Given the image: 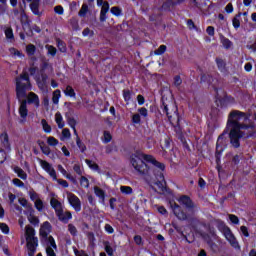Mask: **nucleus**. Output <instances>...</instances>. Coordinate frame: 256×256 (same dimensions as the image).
Listing matches in <instances>:
<instances>
[{
    "instance_id": "8",
    "label": "nucleus",
    "mask_w": 256,
    "mask_h": 256,
    "mask_svg": "<svg viewBox=\"0 0 256 256\" xmlns=\"http://www.w3.org/2000/svg\"><path fill=\"white\" fill-rule=\"evenodd\" d=\"M20 22L22 25V29L27 37H33V31L35 33H41V27L36 24L31 26V19H29V16H27L25 11H22L20 14Z\"/></svg>"
},
{
    "instance_id": "4",
    "label": "nucleus",
    "mask_w": 256,
    "mask_h": 256,
    "mask_svg": "<svg viewBox=\"0 0 256 256\" xmlns=\"http://www.w3.org/2000/svg\"><path fill=\"white\" fill-rule=\"evenodd\" d=\"M172 213L179 219V221H188L193 229H197L201 225V221L197 217H193L184 212L183 208L176 202L170 203Z\"/></svg>"
},
{
    "instance_id": "16",
    "label": "nucleus",
    "mask_w": 256,
    "mask_h": 256,
    "mask_svg": "<svg viewBox=\"0 0 256 256\" xmlns=\"http://www.w3.org/2000/svg\"><path fill=\"white\" fill-rule=\"evenodd\" d=\"M178 201H179V203L184 205L186 207V209H195V203L193 202L191 197H189L188 195L180 196Z\"/></svg>"
},
{
    "instance_id": "30",
    "label": "nucleus",
    "mask_w": 256,
    "mask_h": 256,
    "mask_svg": "<svg viewBox=\"0 0 256 256\" xmlns=\"http://www.w3.org/2000/svg\"><path fill=\"white\" fill-rule=\"evenodd\" d=\"M26 53L28 57H33V55L37 53V46H35L34 44H28L26 46Z\"/></svg>"
},
{
    "instance_id": "45",
    "label": "nucleus",
    "mask_w": 256,
    "mask_h": 256,
    "mask_svg": "<svg viewBox=\"0 0 256 256\" xmlns=\"http://www.w3.org/2000/svg\"><path fill=\"white\" fill-rule=\"evenodd\" d=\"M40 165H41L42 169H44V171H46V173H48V171L53 169L51 164L45 160H40Z\"/></svg>"
},
{
    "instance_id": "37",
    "label": "nucleus",
    "mask_w": 256,
    "mask_h": 256,
    "mask_svg": "<svg viewBox=\"0 0 256 256\" xmlns=\"http://www.w3.org/2000/svg\"><path fill=\"white\" fill-rule=\"evenodd\" d=\"M94 193H95L96 197H99V199H102V201L105 200V190L96 186V187H94Z\"/></svg>"
},
{
    "instance_id": "43",
    "label": "nucleus",
    "mask_w": 256,
    "mask_h": 256,
    "mask_svg": "<svg viewBox=\"0 0 256 256\" xmlns=\"http://www.w3.org/2000/svg\"><path fill=\"white\" fill-rule=\"evenodd\" d=\"M183 84V79H181L180 75H176L173 78V85L176 87V89H179L181 85Z\"/></svg>"
},
{
    "instance_id": "32",
    "label": "nucleus",
    "mask_w": 256,
    "mask_h": 256,
    "mask_svg": "<svg viewBox=\"0 0 256 256\" xmlns=\"http://www.w3.org/2000/svg\"><path fill=\"white\" fill-rule=\"evenodd\" d=\"M132 97H133V92H131V90H129V89L123 90V99H124L125 103L129 104Z\"/></svg>"
},
{
    "instance_id": "5",
    "label": "nucleus",
    "mask_w": 256,
    "mask_h": 256,
    "mask_svg": "<svg viewBox=\"0 0 256 256\" xmlns=\"http://www.w3.org/2000/svg\"><path fill=\"white\" fill-rule=\"evenodd\" d=\"M53 231V226L49 221L43 222L40 226L39 235L40 241L42 244L49 245L52 249H57V243L55 242V238L52 235H49Z\"/></svg>"
},
{
    "instance_id": "44",
    "label": "nucleus",
    "mask_w": 256,
    "mask_h": 256,
    "mask_svg": "<svg viewBox=\"0 0 256 256\" xmlns=\"http://www.w3.org/2000/svg\"><path fill=\"white\" fill-rule=\"evenodd\" d=\"M46 49H47V55H50L51 57H55V55H57V48H55V46L53 45H46Z\"/></svg>"
},
{
    "instance_id": "35",
    "label": "nucleus",
    "mask_w": 256,
    "mask_h": 256,
    "mask_svg": "<svg viewBox=\"0 0 256 256\" xmlns=\"http://www.w3.org/2000/svg\"><path fill=\"white\" fill-rule=\"evenodd\" d=\"M97 5L98 6L102 5L100 13H109V2H107V1H97Z\"/></svg>"
},
{
    "instance_id": "31",
    "label": "nucleus",
    "mask_w": 256,
    "mask_h": 256,
    "mask_svg": "<svg viewBox=\"0 0 256 256\" xmlns=\"http://www.w3.org/2000/svg\"><path fill=\"white\" fill-rule=\"evenodd\" d=\"M55 121L58 125V129H63V127H65V122H63V116L59 112L55 114Z\"/></svg>"
},
{
    "instance_id": "26",
    "label": "nucleus",
    "mask_w": 256,
    "mask_h": 256,
    "mask_svg": "<svg viewBox=\"0 0 256 256\" xmlns=\"http://www.w3.org/2000/svg\"><path fill=\"white\" fill-rule=\"evenodd\" d=\"M103 245H104V250L108 256L115 255V248H113V246H111V242L104 241Z\"/></svg>"
},
{
    "instance_id": "47",
    "label": "nucleus",
    "mask_w": 256,
    "mask_h": 256,
    "mask_svg": "<svg viewBox=\"0 0 256 256\" xmlns=\"http://www.w3.org/2000/svg\"><path fill=\"white\" fill-rule=\"evenodd\" d=\"M68 231L72 237H77L79 231H77V227L73 224H68Z\"/></svg>"
},
{
    "instance_id": "14",
    "label": "nucleus",
    "mask_w": 256,
    "mask_h": 256,
    "mask_svg": "<svg viewBox=\"0 0 256 256\" xmlns=\"http://www.w3.org/2000/svg\"><path fill=\"white\" fill-rule=\"evenodd\" d=\"M68 203L71 205V207L74 208V211H76V213H79V211H81V200L79 199V197H77V195L70 193L68 195Z\"/></svg>"
},
{
    "instance_id": "3",
    "label": "nucleus",
    "mask_w": 256,
    "mask_h": 256,
    "mask_svg": "<svg viewBox=\"0 0 256 256\" xmlns=\"http://www.w3.org/2000/svg\"><path fill=\"white\" fill-rule=\"evenodd\" d=\"M16 85V98L18 100L25 99L27 97V91L33 89V84H31V78L29 73L22 72L19 76L15 78Z\"/></svg>"
},
{
    "instance_id": "10",
    "label": "nucleus",
    "mask_w": 256,
    "mask_h": 256,
    "mask_svg": "<svg viewBox=\"0 0 256 256\" xmlns=\"http://www.w3.org/2000/svg\"><path fill=\"white\" fill-rule=\"evenodd\" d=\"M148 185H156L160 191H165V175L160 174L157 176H144Z\"/></svg>"
},
{
    "instance_id": "9",
    "label": "nucleus",
    "mask_w": 256,
    "mask_h": 256,
    "mask_svg": "<svg viewBox=\"0 0 256 256\" xmlns=\"http://www.w3.org/2000/svg\"><path fill=\"white\" fill-rule=\"evenodd\" d=\"M176 5H181V1H165L160 8H152V11H158V13L150 14L149 21H157V19H159L161 16V11H173V7H176Z\"/></svg>"
},
{
    "instance_id": "63",
    "label": "nucleus",
    "mask_w": 256,
    "mask_h": 256,
    "mask_svg": "<svg viewBox=\"0 0 256 256\" xmlns=\"http://www.w3.org/2000/svg\"><path fill=\"white\" fill-rule=\"evenodd\" d=\"M64 9H63V6L61 5H58L54 8V12L57 14V15H63L64 13Z\"/></svg>"
},
{
    "instance_id": "51",
    "label": "nucleus",
    "mask_w": 256,
    "mask_h": 256,
    "mask_svg": "<svg viewBox=\"0 0 256 256\" xmlns=\"http://www.w3.org/2000/svg\"><path fill=\"white\" fill-rule=\"evenodd\" d=\"M167 51V46H165V45H160L159 47H158V49H156L155 51H154V55H164V53Z\"/></svg>"
},
{
    "instance_id": "7",
    "label": "nucleus",
    "mask_w": 256,
    "mask_h": 256,
    "mask_svg": "<svg viewBox=\"0 0 256 256\" xmlns=\"http://www.w3.org/2000/svg\"><path fill=\"white\" fill-rule=\"evenodd\" d=\"M162 111L168 118L169 123L172 127H181V116L179 115V108L177 106L171 104L172 111H169V105L165 102H162Z\"/></svg>"
},
{
    "instance_id": "19",
    "label": "nucleus",
    "mask_w": 256,
    "mask_h": 256,
    "mask_svg": "<svg viewBox=\"0 0 256 256\" xmlns=\"http://www.w3.org/2000/svg\"><path fill=\"white\" fill-rule=\"evenodd\" d=\"M216 227H217L218 231H220V233H222L223 235H225L226 233H228L231 230V228H229V226L225 225V222L221 219L216 220Z\"/></svg>"
},
{
    "instance_id": "21",
    "label": "nucleus",
    "mask_w": 256,
    "mask_h": 256,
    "mask_svg": "<svg viewBox=\"0 0 256 256\" xmlns=\"http://www.w3.org/2000/svg\"><path fill=\"white\" fill-rule=\"evenodd\" d=\"M0 141L8 151H11V142H9V134L7 132H3L0 134Z\"/></svg>"
},
{
    "instance_id": "61",
    "label": "nucleus",
    "mask_w": 256,
    "mask_h": 256,
    "mask_svg": "<svg viewBox=\"0 0 256 256\" xmlns=\"http://www.w3.org/2000/svg\"><path fill=\"white\" fill-rule=\"evenodd\" d=\"M229 220L231 221V223H233V225H239V217H237V215L230 214Z\"/></svg>"
},
{
    "instance_id": "41",
    "label": "nucleus",
    "mask_w": 256,
    "mask_h": 256,
    "mask_svg": "<svg viewBox=\"0 0 256 256\" xmlns=\"http://www.w3.org/2000/svg\"><path fill=\"white\" fill-rule=\"evenodd\" d=\"M41 125H42L44 133H51L52 128H51V125H49V123L47 122V120L42 119Z\"/></svg>"
},
{
    "instance_id": "6",
    "label": "nucleus",
    "mask_w": 256,
    "mask_h": 256,
    "mask_svg": "<svg viewBox=\"0 0 256 256\" xmlns=\"http://www.w3.org/2000/svg\"><path fill=\"white\" fill-rule=\"evenodd\" d=\"M25 239L28 256H35V253H37V248L39 247V238L35 236V228L26 226Z\"/></svg>"
},
{
    "instance_id": "11",
    "label": "nucleus",
    "mask_w": 256,
    "mask_h": 256,
    "mask_svg": "<svg viewBox=\"0 0 256 256\" xmlns=\"http://www.w3.org/2000/svg\"><path fill=\"white\" fill-rule=\"evenodd\" d=\"M216 102L219 103L218 107L220 109H227V107H231L232 105L237 104V100H235V97L227 94V92L224 93L223 97L216 96Z\"/></svg>"
},
{
    "instance_id": "25",
    "label": "nucleus",
    "mask_w": 256,
    "mask_h": 256,
    "mask_svg": "<svg viewBox=\"0 0 256 256\" xmlns=\"http://www.w3.org/2000/svg\"><path fill=\"white\" fill-rule=\"evenodd\" d=\"M37 144L39 145L44 155H47V156L51 155V148H49V146H47L44 141L38 140Z\"/></svg>"
},
{
    "instance_id": "60",
    "label": "nucleus",
    "mask_w": 256,
    "mask_h": 256,
    "mask_svg": "<svg viewBox=\"0 0 256 256\" xmlns=\"http://www.w3.org/2000/svg\"><path fill=\"white\" fill-rule=\"evenodd\" d=\"M132 123H134V125H139L141 123V115L140 114H134L132 116Z\"/></svg>"
},
{
    "instance_id": "59",
    "label": "nucleus",
    "mask_w": 256,
    "mask_h": 256,
    "mask_svg": "<svg viewBox=\"0 0 256 256\" xmlns=\"http://www.w3.org/2000/svg\"><path fill=\"white\" fill-rule=\"evenodd\" d=\"M13 185H15V187H25V183L23 181H21L19 178H14L12 180Z\"/></svg>"
},
{
    "instance_id": "27",
    "label": "nucleus",
    "mask_w": 256,
    "mask_h": 256,
    "mask_svg": "<svg viewBox=\"0 0 256 256\" xmlns=\"http://www.w3.org/2000/svg\"><path fill=\"white\" fill-rule=\"evenodd\" d=\"M14 173H16L20 179H22L23 181H26L27 173L24 170H22L21 167L19 166L14 167Z\"/></svg>"
},
{
    "instance_id": "38",
    "label": "nucleus",
    "mask_w": 256,
    "mask_h": 256,
    "mask_svg": "<svg viewBox=\"0 0 256 256\" xmlns=\"http://www.w3.org/2000/svg\"><path fill=\"white\" fill-rule=\"evenodd\" d=\"M76 145L82 153L87 151V146L85 145V143H83V141H81V138L79 136L76 137Z\"/></svg>"
},
{
    "instance_id": "42",
    "label": "nucleus",
    "mask_w": 256,
    "mask_h": 256,
    "mask_svg": "<svg viewBox=\"0 0 256 256\" xmlns=\"http://www.w3.org/2000/svg\"><path fill=\"white\" fill-rule=\"evenodd\" d=\"M239 17H241V13H238L233 19H232V25L234 29H239L241 27V21L239 20Z\"/></svg>"
},
{
    "instance_id": "52",
    "label": "nucleus",
    "mask_w": 256,
    "mask_h": 256,
    "mask_svg": "<svg viewBox=\"0 0 256 256\" xmlns=\"http://www.w3.org/2000/svg\"><path fill=\"white\" fill-rule=\"evenodd\" d=\"M87 11H89V6H87V4H83L78 13L79 17H85V15H87Z\"/></svg>"
},
{
    "instance_id": "49",
    "label": "nucleus",
    "mask_w": 256,
    "mask_h": 256,
    "mask_svg": "<svg viewBox=\"0 0 256 256\" xmlns=\"http://www.w3.org/2000/svg\"><path fill=\"white\" fill-rule=\"evenodd\" d=\"M120 191L124 195H131V193H133V188H131V186H121Z\"/></svg>"
},
{
    "instance_id": "20",
    "label": "nucleus",
    "mask_w": 256,
    "mask_h": 256,
    "mask_svg": "<svg viewBox=\"0 0 256 256\" xmlns=\"http://www.w3.org/2000/svg\"><path fill=\"white\" fill-rule=\"evenodd\" d=\"M215 63L220 73H227V62L223 58H216Z\"/></svg>"
},
{
    "instance_id": "13",
    "label": "nucleus",
    "mask_w": 256,
    "mask_h": 256,
    "mask_svg": "<svg viewBox=\"0 0 256 256\" xmlns=\"http://www.w3.org/2000/svg\"><path fill=\"white\" fill-rule=\"evenodd\" d=\"M224 237L226 241L233 247V249H236V251H241V245H239V241H237V238L235 237V234L230 230L224 234Z\"/></svg>"
},
{
    "instance_id": "1",
    "label": "nucleus",
    "mask_w": 256,
    "mask_h": 256,
    "mask_svg": "<svg viewBox=\"0 0 256 256\" xmlns=\"http://www.w3.org/2000/svg\"><path fill=\"white\" fill-rule=\"evenodd\" d=\"M251 115L241 110H231L227 117L226 127L216 142L215 159L219 171L221 165V156L225 151V136L228 135L230 145L233 149L241 147V139H256L255 122L250 120Z\"/></svg>"
},
{
    "instance_id": "17",
    "label": "nucleus",
    "mask_w": 256,
    "mask_h": 256,
    "mask_svg": "<svg viewBox=\"0 0 256 256\" xmlns=\"http://www.w3.org/2000/svg\"><path fill=\"white\" fill-rule=\"evenodd\" d=\"M20 103L18 113L21 119H27V115H29V109H27V100H18Z\"/></svg>"
},
{
    "instance_id": "33",
    "label": "nucleus",
    "mask_w": 256,
    "mask_h": 256,
    "mask_svg": "<svg viewBox=\"0 0 256 256\" xmlns=\"http://www.w3.org/2000/svg\"><path fill=\"white\" fill-rule=\"evenodd\" d=\"M112 140H113V135H111V132L105 130L103 132L102 143L104 144L111 143Z\"/></svg>"
},
{
    "instance_id": "50",
    "label": "nucleus",
    "mask_w": 256,
    "mask_h": 256,
    "mask_svg": "<svg viewBox=\"0 0 256 256\" xmlns=\"http://www.w3.org/2000/svg\"><path fill=\"white\" fill-rule=\"evenodd\" d=\"M111 13L112 15H115V17H121L123 10H121V8L114 6L111 8Z\"/></svg>"
},
{
    "instance_id": "36",
    "label": "nucleus",
    "mask_w": 256,
    "mask_h": 256,
    "mask_svg": "<svg viewBox=\"0 0 256 256\" xmlns=\"http://www.w3.org/2000/svg\"><path fill=\"white\" fill-rule=\"evenodd\" d=\"M86 165L93 171H101V168H99V164L93 162L92 160L86 159L85 160Z\"/></svg>"
},
{
    "instance_id": "28",
    "label": "nucleus",
    "mask_w": 256,
    "mask_h": 256,
    "mask_svg": "<svg viewBox=\"0 0 256 256\" xmlns=\"http://www.w3.org/2000/svg\"><path fill=\"white\" fill-rule=\"evenodd\" d=\"M220 39L224 49H231L233 47V42L229 38L222 35Z\"/></svg>"
},
{
    "instance_id": "55",
    "label": "nucleus",
    "mask_w": 256,
    "mask_h": 256,
    "mask_svg": "<svg viewBox=\"0 0 256 256\" xmlns=\"http://www.w3.org/2000/svg\"><path fill=\"white\" fill-rule=\"evenodd\" d=\"M67 121H68L69 127H71V129L75 130V128L77 127V120H75V118H73V117H69L67 119Z\"/></svg>"
},
{
    "instance_id": "58",
    "label": "nucleus",
    "mask_w": 256,
    "mask_h": 256,
    "mask_svg": "<svg viewBox=\"0 0 256 256\" xmlns=\"http://www.w3.org/2000/svg\"><path fill=\"white\" fill-rule=\"evenodd\" d=\"M104 230L106 231V233H108V235H113L115 233V229L113 228V226H111V224H105Z\"/></svg>"
},
{
    "instance_id": "29",
    "label": "nucleus",
    "mask_w": 256,
    "mask_h": 256,
    "mask_svg": "<svg viewBox=\"0 0 256 256\" xmlns=\"http://www.w3.org/2000/svg\"><path fill=\"white\" fill-rule=\"evenodd\" d=\"M56 43H57L58 51H60V53H67V44L65 43V41L61 39H57Z\"/></svg>"
},
{
    "instance_id": "18",
    "label": "nucleus",
    "mask_w": 256,
    "mask_h": 256,
    "mask_svg": "<svg viewBox=\"0 0 256 256\" xmlns=\"http://www.w3.org/2000/svg\"><path fill=\"white\" fill-rule=\"evenodd\" d=\"M28 105H35V107H39L40 101H39V95H37L35 92H30L28 94V99L26 100V104Z\"/></svg>"
},
{
    "instance_id": "57",
    "label": "nucleus",
    "mask_w": 256,
    "mask_h": 256,
    "mask_svg": "<svg viewBox=\"0 0 256 256\" xmlns=\"http://www.w3.org/2000/svg\"><path fill=\"white\" fill-rule=\"evenodd\" d=\"M80 185L87 189L89 187V179H87V177H85V176H81Z\"/></svg>"
},
{
    "instance_id": "46",
    "label": "nucleus",
    "mask_w": 256,
    "mask_h": 256,
    "mask_svg": "<svg viewBox=\"0 0 256 256\" xmlns=\"http://www.w3.org/2000/svg\"><path fill=\"white\" fill-rule=\"evenodd\" d=\"M201 237L207 245L213 244V239L211 238V235H209L207 232L201 233Z\"/></svg>"
},
{
    "instance_id": "15",
    "label": "nucleus",
    "mask_w": 256,
    "mask_h": 256,
    "mask_svg": "<svg viewBox=\"0 0 256 256\" xmlns=\"http://www.w3.org/2000/svg\"><path fill=\"white\" fill-rule=\"evenodd\" d=\"M56 217L61 221V223L67 225V223H69V221L73 219V214L71 213V211L65 212L63 210H60L58 211V215H56Z\"/></svg>"
},
{
    "instance_id": "12",
    "label": "nucleus",
    "mask_w": 256,
    "mask_h": 256,
    "mask_svg": "<svg viewBox=\"0 0 256 256\" xmlns=\"http://www.w3.org/2000/svg\"><path fill=\"white\" fill-rule=\"evenodd\" d=\"M195 7H198V9H201L206 15H211L212 13H215V8L217 7V4L213 3V1L203 2L201 5L199 1H193L192 2Z\"/></svg>"
},
{
    "instance_id": "24",
    "label": "nucleus",
    "mask_w": 256,
    "mask_h": 256,
    "mask_svg": "<svg viewBox=\"0 0 256 256\" xmlns=\"http://www.w3.org/2000/svg\"><path fill=\"white\" fill-rule=\"evenodd\" d=\"M30 9L33 15H37L38 17H41V15H43V12L39 11V1H33L32 3H30Z\"/></svg>"
},
{
    "instance_id": "2",
    "label": "nucleus",
    "mask_w": 256,
    "mask_h": 256,
    "mask_svg": "<svg viewBox=\"0 0 256 256\" xmlns=\"http://www.w3.org/2000/svg\"><path fill=\"white\" fill-rule=\"evenodd\" d=\"M130 163L135 171L143 177H156L165 173V163L159 162L153 155L143 154L139 150L130 155Z\"/></svg>"
},
{
    "instance_id": "48",
    "label": "nucleus",
    "mask_w": 256,
    "mask_h": 256,
    "mask_svg": "<svg viewBox=\"0 0 256 256\" xmlns=\"http://www.w3.org/2000/svg\"><path fill=\"white\" fill-rule=\"evenodd\" d=\"M47 143H48V145H50V147H57V145H59V140H57L53 136H50L47 139Z\"/></svg>"
},
{
    "instance_id": "53",
    "label": "nucleus",
    "mask_w": 256,
    "mask_h": 256,
    "mask_svg": "<svg viewBox=\"0 0 256 256\" xmlns=\"http://www.w3.org/2000/svg\"><path fill=\"white\" fill-rule=\"evenodd\" d=\"M0 230L4 235H9V225L5 224V223H0Z\"/></svg>"
},
{
    "instance_id": "56",
    "label": "nucleus",
    "mask_w": 256,
    "mask_h": 256,
    "mask_svg": "<svg viewBox=\"0 0 256 256\" xmlns=\"http://www.w3.org/2000/svg\"><path fill=\"white\" fill-rule=\"evenodd\" d=\"M44 207L45 206L43 205V200L37 199L35 201V208L37 209V211H43Z\"/></svg>"
},
{
    "instance_id": "62",
    "label": "nucleus",
    "mask_w": 256,
    "mask_h": 256,
    "mask_svg": "<svg viewBox=\"0 0 256 256\" xmlns=\"http://www.w3.org/2000/svg\"><path fill=\"white\" fill-rule=\"evenodd\" d=\"M138 113L139 115H141L142 117H148L149 115V111L147 110V108L145 107H141L138 109Z\"/></svg>"
},
{
    "instance_id": "39",
    "label": "nucleus",
    "mask_w": 256,
    "mask_h": 256,
    "mask_svg": "<svg viewBox=\"0 0 256 256\" xmlns=\"http://www.w3.org/2000/svg\"><path fill=\"white\" fill-rule=\"evenodd\" d=\"M5 37L8 41H15V35L13 34V28H7L5 31Z\"/></svg>"
},
{
    "instance_id": "64",
    "label": "nucleus",
    "mask_w": 256,
    "mask_h": 256,
    "mask_svg": "<svg viewBox=\"0 0 256 256\" xmlns=\"http://www.w3.org/2000/svg\"><path fill=\"white\" fill-rule=\"evenodd\" d=\"M74 255H76V256H89V254H87L86 252H85V250H77V249H74Z\"/></svg>"
},
{
    "instance_id": "23",
    "label": "nucleus",
    "mask_w": 256,
    "mask_h": 256,
    "mask_svg": "<svg viewBox=\"0 0 256 256\" xmlns=\"http://www.w3.org/2000/svg\"><path fill=\"white\" fill-rule=\"evenodd\" d=\"M65 97H70L71 99H77V93H75V89L71 85H67L63 90Z\"/></svg>"
},
{
    "instance_id": "22",
    "label": "nucleus",
    "mask_w": 256,
    "mask_h": 256,
    "mask_svg": "<svg viewBox=\"0 0 256 256\" xmlns=\"http://www.w3.org/2000/svg\"><path fill=\"white\" fill-rule=\"evenodd\" d=\"M50 205L52 209H54L56 215H58V211H63V204L56 198H51Z\"/></svg>"
},
{
    "instance_id": "40",
    "label": "nucleus",
    "mask_w": 256,
    "mask_h": 256,
    "mask_svg": "<svg viewBox=\"0 0 256 256\" xmlns=\"http://www.w3.org/2000/svg\"><path fill=\"white\" fill-rule=\"evenodd\" d=\"M9 53H11V55H14L16 57H19L20 59H23V57H25V54H23L21 51L17 50V48H15V47L9 48Z\"/></svg>"
},
{
    "instance_id": "54",
    "label": "nucleus",
    "mask_w": 256,
    "mask_h": 256,
    "mask_svg": "<svg viewBox=\"0 0 256 256\" xmlns=\"http://www.w3.org/2000/svg\"><path fill=\"white\" fill-rule=\"evenodd\" d=\"M28 220L31 223V225H34V227H37V225H39V218H37L36 216L30 215L28 217Z\"/></svg>"
},
{
    "instance_id": "34",
    "label": "nucleus",
    "mask_w": 256,
    "mask_h": 256,
    "mask_svg": "<svg viewBox=\"0 0 256 256\" xmlns=\"http://www.w3.org/2000/svg\"><path fill=\"white\" fill-rule=\"evenodd\" d=\"M59 99H61V90L56 89L52 94V102L54 103V105L59 104Z\"/></svg>"
}]
</instances>
